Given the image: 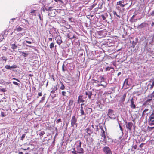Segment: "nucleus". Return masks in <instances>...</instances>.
Masks as SVG:
<instances>
[{"mask_svg":"<svg viewBox=\"0 0 154 154\" xmlns=\"http://www.w3.org/2000/svg\"><path fill=\"white\" fill-rule=\"evenodd\" d=\"M71 152L73 154H75L76 153V151H75V148L74 149V151H72Z\"/></svg>","mask_w":154,"mask_h":154,"instance_id":"64","label":"nucleus"},{"mask_svg":"<svg viewBox=\"0 0 154 154\" xmlns=\"http://www.w3.org/2000/svg\"><path fill=\"white\" fill-rule=\"evenodd\" d=\"M50 37H51V38H48V40H49V41H52V37H53V36L50 35Z\"/></svg>","mask_w":154,"mask_h":154,"instance_id":"52","label":"nucleus"},{"mask_svg":"<svg viewBox=\"0 0 154 154\" xmlns=\"http://www.w3.org/2000/svg\"><path fill=\"white\" fill-rule=\"evenodd\" d=\"M126 94H124L122 96L121 98L120 101L121 103H123L125 101L126 97Z\"/></svg>","mask_w":154,"mask_h":154,"instance_id":"17","label":"nucleus"},{"mask_svg":"<svg viewBox=\"0 0 154 154\" xmlns=\"http://www.w3.org/2000/svg\"><path fill=\"white\" fill-rule=\"evenodd\" d=\"M68 110H69V112L71 113L72 111V109L71 108V106H67Z\"/></svg>","mask_w":154,"mask_h":154,"instance_id":"36","label":"nucleus"},{"mask_svg":"<svg viewBox=\"0 0 154 154\" xmlns=\"http://www.w3.org/2000/svg\"><path fill=\"white\" fill-rule=\"evenodd\" d=\"M10 45L11 48L13 49V50L11 51V52H16V50L17 48L19 46H20L19 44H16V42H15L14 43H11Z\"/></svg>","mask_w":154,"mask_h":154,"instance_id":"3","label":"nucleus"},{"mask_svg":"<svg viewBox=\"0 0 154 154\" xmlns=\"http://www.w3.org/2000/svg\"><path fill=\"white\" fill-rule=\"evenodd\" d=\"M122 126H119V128H120V130L121 131V132L120 133V136L119 137V138L120 139L122 138V136L123 135V127Z\"/></svg>","mask_w":154,"mask_h":154,"instance_id":"14","label":"nucleus"},{"mask_svg":"<svg viewBox=\"0 0 154 154\" xmlns=\"http://www.w3.org/2000/svg\"><path fill=\"white\" fill-rule=\"evenodd\" d=\"M148 97H149V99H147V100L145 101L143 104L142 106H146L147 105H149L150 102V101L152 100V95H149L148 96Z\"/></svg>","mask_w":154,"mask_h":154,"instance_id":"6","label":"nucleus"},{"mask_svg":"<svg viewBox=\"0 0 154 154\" xmlns=\"http://www.w3.org/2000/svg\"><path fill=\"white\" fill-rule=\"evenodd\" d=\"M144 144H145V143H142L140 145V146H139V147H140V148H142V147H143V145H144Z\"/></svg>","mask_w":154,"mask_h":154,"instance_id":"53","label":"nucleus"},{"mask_svg":"<svg viewBox=\"0 0 154 154\" xmlns=\"http://www.w3.org/2000/svg\"><path fill=\"white\" fill-rule=\"evenodd\" d=\"M92 95L91 91H89L88 92V96L89 99H91V95Z\"/></svg>","mask_w":154,"mask_h":154,"instance_id":"28","label":"nucleus"},{"mask_svg":"<svg viewBox=\"0 0 154 154\" xmlns=\"http://www.w3.org/2000/svg\"><path fill=\"white\" fill-rule=\"evenodd\" d=\"M101 17H102V18L103 20H104L106 18V17L103 15H101Z\"/></svg>","mask_w":154,"mask_h":154,"instance_id":"51","label":"nucleus"},{"mask_svg":"<svg viewBox=\"0 0 154 154\" xmlns=\"http://www.w3.org/2000/svg\"><path fill=\"white\" fill-rule=\"evenodd\" d=\"M38 17L39 19V23L42 26L43 23V16L42 13L39 14Z\"/></svg>","mask_w":154,"mask_h":154,"instance_id":"11","label":"nucleus"},{"mask_svg":"<svg viewBox=\"0 0 154 154\" xmlns=\"http://www.w3.org/2000/svg\"><path fill=\"white\" fill-rule=\"evenodd\" d=\"M103 150L105 154H112V152L110 148L107 146H105L103 149Z\"/></svg>","mask_w":154,"mask_h":154,"instance_id":"5","label":"nucleus"},{"mask_svg":"<svg viewBox=\"0 0 154 154\" xmlns=\"http://www.w3.org/2000/svg\"><path fill=\"white\" fill-rule=\"evenodd\" d=\"M0 59L2 61H5V62H6V61L7 60V57H6L3 56L2 57H0Z\"/></svg>","mask_w":154,"mask_h":154,"instance_id":"22","label":"nucleus"},{"mask_svg":"<svg viewBox=\"0 0 154 154\" xmlns=\"http://www.w3.org/2000/svg\"><path fill=\"white\" fill-rule=\"evenodd\" d=\"M57 90V88L56 86H54L52 88V90L51 91V93L54 94L55 92V91Z\"/></svg>","mask_w":154,"mask_h":154,"instance_id":"21","label":"nucleus"},{"mask_svg":"<svg viewBox=\"0 0 154 154\" xmlns=\"http://www.w3.org/2000/svg\"><path fill=\"white\" fill-rule=\"evenodd\" d=\"M132 126H126V128L129 130H130Z\"/></svg>","mask_w":154,"mask_h":154,"instance_id":"46","label":"nucleus"},{"mask_svg":"<svg viewBox=\"0 0 154 154\" xmlns=\"http://www.w3.org/2000/svg\"><path fill=\"white\" fill-rule=\"evenodd\" d=\"M25 136H26V134H23L21 137V140H23L24 139V138H25Z\"/></svg>","mask_w":154,"mask_h":154,"instance_id":"41","label":"nucleus"},{"mask_svg":"<svg viewBox=\"0 0 154 154\" xmlns=\"http://www.w3.org/2000/svg\"><path fill=\"white\" fill-rule=\"evenodd\" d=\"M68 37L70 39H72L75 38V37L74 36H71L69 35H68Z\"/></svg>","mask_w":154,"mask_h":154,"instance_id":"45","label":"nucleus"},{"mask_svg":"<svg viewBox=\"0 0 154 154\" xmlns=\"http://www.w3.org/2000/svg\"><path fill=\"white\" fill-rule=\"evenodd\" d=\"M12 79H13V80H16V81H17L18 82H20V81L18 79H16L15 78H12Z\"/></svg>","mask_w":154,"mask_h":154,"instance_id":"48","label":"nucleus"},{"mask_svg":"<svg viewBox=\"0 0 154 154\" xmlns=\"http://www.w3.org/2000/svg\"><path fill=\"white\" fill-rule=\"evenodd\" d=\"M45 132L44 131H41L39 134L40 137L41 138H42L43 135L45 134Z\"/></svg>","mask_w":154,"mask_h":154,"instance_id":"35","label":"nucleus"},{"mask_svg":"<svg viewBox=\"0 0 154 154\" xmlns=\"http://www.w3.org/2000/svg\"><path fill=\"white\" fill-rule=\"evenodd\" d=\"M131 105L130 106L131 107L132 109H135L136 108V106L134 104V100L133 98H132L130 100Z\"/></svg>","mask_w":154,"mask_h":154,"instance_id":"13","label":"nucleus"},{"mask_svg":"<svg viewBox=\"0 0 154 154\" xmlns=\"http://www.w3.org/2000/svg\"><path fill=\"white\" fill-rule=\"evenodd\" d=\"M52 7H50L48 10V15L49 16L51 17H54L56 15V11L54 10H51Z\"/></svg>","mask_w":154,"mask_h":154,"instance_id":"2","label":"nucleus"},{"mask_svg":"<svg viewBox=\"0 0 154 154\" xmlns=\"http://www.w3.org/2000/svg\"><path fill=\"white\" fill-rule=\"evenodd\" d=\"M1 96H0V98L2 99H6V97L5 96V94L4 93V94H0Z\"/></svg>","mask_w":154,"mask_h":154,"instance_id":"24","label":"nucleus"},{"mask_svg":"<svg viewBox=\"0 0 154 154\" xmlns=\"http://www.w3.org/2000/svg\"><path fill=\"white\" fill-rule=\"evenodd\" d=\"M152 122V123H151V125H154V119H152V120H149V122Z\"/></svg>","mask_w":154,"mask_h":154,"instance_id":"54","label":"nucleus"},{"mask_svg":"<svg viewBox=\"0 0 154 154\" xmlns=\"http://www.w3.org/2000/svg\"><path fill=\"white\" fill-rule=\"evenodd\" d=\"M60 83L61 84V86L60 88V89L61 90H64L65 88V86L63 83L60 81Z\"/></svg>","mask_w":154,"mask_h":154,"instance_id":"20","label":"nucleus"},{"mask_svg":"<svg viewBox=\"0 0 154 154\" xmlns=\"http://www.w3.org/2000/svg\"><path fill=\"white\" fill-rule=\"evenodd\" d=\"M111 69H112L113 70H114V68H113L111 66H107V67H106V68L105 69V71H109Z\"/></svg>","mask_w":154,"mask_h":154,"instance_id":"23","label":"nucleus"},{"mask_svg":"<svg viewBox=\"0 0 154 154\" xmlns=\"http://www.w3.org/2000/svg\"><path fill=\"white\" fill-rule=\"evenodd\" d=\"M24 29L23 28H21L19 26H18V27L17 28V30L18 32L21 31Z\"/></svg>","mask_w":154,"mask_h":154,"instance_id":"30","label":"nucleus"},{"mask_svg":"<svg viewBox=\"0 0 154 154\" xmlns=\"http://www.w3.org/2000/svg\"><path fill=\"white\" fill-rule=\"evenodd\" d=\"M150 85V86H151L150 87V89L151 90L153 88V87L154 86V80L152 82V84L150 85L149 84H148V86H149Z\"/></svg>","mask_w":154,"mask_h":154,"instance_id":"29","label":"nucleus"},{"mask_svg":"<svg viewBox=\"0 0 154 154\" xmlns=\"http://www.w3.org/2000/svg\"><path fill=\"white\" fill-rule=\"evenodd\" d=\"M1 36H2V37L0 39V42H1V41H2V40L4 39L3 35H2Z\"/></svg>","mask_w":154,"mask_h":154,"instance_id":"55","label":"nucleus"},{"mask_svg":"<svg viewBox=\"0 0 154 154\" xmlns=\"http://www.w3.org/2000/svg\"><path fill=\"white\" fill-rule=\"evenodd\" d=\"M114 111L111 109L108 110L107 116L108 117L112 119H116L117 116L114 114Z\"/></svg>","mask_w":154,"mask_h":154,"instance_id":"1","label":"nucleus"},{"mask_svg":"<svg viewBox=\"0 0 154 154\" xmlns=\"http://www.w3.org/2000/svg\"><path fill=\"white\" fill-rule=\"evenodd\" d=\"M124 84H126L127 85H128V78H126L125 79Z\"/></svg>","mask_w":154,"mask_h":154,"instance_id":"38","label":"nucleus"},{"mask_svg":"<svg viewBox=\"0 0 154 154\" xmlns=\"http://www.w3.org/2000/svg\"><path fill=\"white\" fill-rule=\"evenodd\" d=\"M71 121V125H74L76 124L77 121V118L74 115L73 116L72 118Z\"/></svg>","mask_w":154,"mask_h":154,"instance_id":"8","label":"nucleus"},{"mask_svg":"<svg viewBox=\"0 0 154 154\" xmlns=\"http://www.w3.org/2000/svg\"><path fill=\"white\" fill-rule=\"evenodd\" d=\"M85 110L88 114H90L92 112V109L91 108L88 107H86Z\"/></svg>","mask_w":154,"mask_h":154,"instance_id":"15","label":"nucleus"},{"mask_svg":"<svg viewBox=\"0 0 154 154\" xmlns=\"http://www.w3.org/2000/svg\"><path fill=\"white\" fill-rule=\"evenodd\" d=\"M150 15L154 17V10L150 14Z\"/></svg>","mask_w":154,"mask_h":154,"instance_id":"50","label":"nucleus"},{"mask_svg":"<svg viewBox=\"0 0 154 154\" xmlns=\"http://www.w3.org/2000/svg\"><path fill=\"white\" fill-rule=\"evenodd\" d=\"M73 101L72 100H70L69 101V104L68 105V106H71L73 104Z\"/></svg>","mask_w":154,"mask_h":154,"instance_id":"31","label":"nucleus"},{"mask_svg":"<svg viewBox=\"0 0 154 154\" xmlns=\"http://www.w3.org/2000/svg\"><path fill=\"white\" fill-rule=\"evenodd\" d=\"M26 42L27 43L29 44H31L32 43V42L31 41H26Z\"/></svg>","mask_w":154,"mask_h":154,"instance_id":"62","label":"nucleus"},{"mask_svg":"<svg viewBox=\"0 0 154 154\" xmlns=\"http://www.w3.org/2000/svg\"><path fill=\"white\" fill-rule=\"evenodd\" d=\"M5 68L8 70H11V69H15L17 67L16 65H14L11 66L9 65H6L5 66Z\"/></svg>","mask_w":154,"mask_h":154,"instance_id":"9","label":"nucleus"},{"mask_svg":"<svg viewBox=\"0 0 154 154\" xmlns=\"http://www.w3.org/2000/svg\"><path fill=\"white\" fill-rule=\"evenodd\" d=\"M66 92L65 91H62V95L63 96H66Z\"/></svg>","mask_w":154,"mask_h":154,"instance_id":"44","label":"nucleus"},{"mask_svg":"<svg viewBox=\"0 0 154 154\" xmlns=\"http://www.w3.org/2000/svg\"><path fill=\"white\" fill-rule=\"evenodd\" d=\"M85 108H84L82 106H81L80 107V111L81 115H85L84 113V109L85 110Z\"/></svg>","mask_w":154,"mask_h":154,"instance_id":"19","label":"nucleus"},{"mask_svg":"<svg viewBox=\"0 0 154 154\" xmlns=\"http://www.w3.org/2000/svg\"><path fill=\"white\" fill-rule=\"evenodd\" d=\"M1 115L2 117L5 116V113L4 112H1Z\"/></svg>","mask_w":154,"mask_h":154,"instance_id":"57","label":"nucleus"},{"mask_svg":"<svg viewBox=\"0 0 154 154\" xmlns=\"http://www.w3.org/2000/svg\"><path fill=\"white\" fill-rule=\"evenodd\" d=\"M149 110L148 109H146L145 110H144L143 112V113L144 112H146L148 111Z\"/></svg>","mask_w":154,"mask_h":154,"instance_id":"60","label":"nucleus"},{"mask_svg":"<svg viewBox=\"0 0 154 154\" xmlns=\"http://www.w3.org/2000/svg\"><path fill=\"white\" fill-rule=\"evenodd\" d=\"M65 65L64 63H63L62 65V71L63 72H64L65 71V69H64Z\"/></svg>","mask_w":154,"mask_h":154,"instance_id":"42","label":"nucleus"},{"mask_svg":"<svg viewBox=\"0 0 154 154\" xmlns=\"http://www.w3.org/2000/svg\"><path fill=\"white\" fill-rule=\"evenodd\" d=\"M97 4L96 3V4H93L91 6V7L92 8H94L95 6Z\"/></svg>","mask_w":154,"mask_h":154,"instance_id":"59","label":"nucleus"},{"mask_svg":"<svg viewBox=\"0 0 154 154\" xmlns=\"http://www.w3.org/2000/svg\"><path fill=\"white\" fill-rule=\"evenodd\" d=\"M45 94L42 97L41 99V100H40L39 102V103H42L43 102V101L45 100Z\"/></svg>","mask_w":154,"mask_h":154,"instance_id":"34","label":"nucleus"},{"mask_svg":"<svg viewBox=\"0 0 154 154\" xmlns=\"http://www.w3.org/2000/svg\"><path fill=\"white\" fill-rule=\"evenodd\" d=\"M152 119H154V113L152 114L149 116V120H151Z\"/></svg>","mask_w":154,"mask_h":154,"instance_id":"25","label":"nucleus"},{"mask_svg":"<svg viewBox=\"0 0 154 154\" xmlns=\"http://www.w3.org/2000/svg\"><path fill=\"white\" fill-rule=\"evenodd\" d=\"M20 52L21 53V55L25 57H26L28 55V54L22 51Z\"/></svg>","mask_w":154,"mask_h":154,"instance_id":"27","label":"nucleus"},{"mask_svg":"<svg viewBox=\"0 0 154 154\" xmlns=\"http://www.w3.org/2000/svg\"><path fill=\"white\" fill-rule=\"evenodd\" d=\"M60 122H61V119L60 118H59L57 120V123H58Z\"/></svg>","mask_w":154,"mask_h":154,"instance_id":"47","label":"nucleus"},{"mask_svg":"<svg viewBox=\"0 0 154 154\" xmlns=\"http://www.w3.org/2000/svg\"><path fill=\"white\" fill-rule=\"evenodd\" d=\"M59 45L60 47V48H62V49H64V47L63 46H62V45Z\"/></svg>","mask_w":154,"mask_h":154,"instance_id":"63","label":"nucleus"},{"mask_svg":"<svg viewBox=\"0 0 154 154\" xmlns=\"http://www.w3.org/2000/svg\"><path fill=\"white\" fill-rule=\"evenodd\" d=\"M138 38H135V41H133L132 42V47L133 48H134L135 47L137 43L138 42Z\"/></svg>","mask_w":154,"mask_h":154,"instance_id":"18","label":"nucleus"},{"mask_svg":"<svg viewBox=\"0 0 154 154\" xmlns=\"http://www.w3.org/2000/svg\"><path fill=\"white\" fill-rule=\"evenodd\" d=\"M56 42L59 45H60L63 43L61 38L60 35L57 36L56 38Z\"/></svg>","mask_w":154,"mask_h":154,"instance_id":"10","label":"nucleus"},{"mask_svg":"<svg viewBox=\"0 0 154 154\" xmlns=\"http://www.w3.org/2000/svg\"><path fill=\"white\" fill-rule=\"evenodd\" d=\"M81 143L80 141L78 142V145L77 146V152L79 154H83V149L81 147Z\"/></svg>","mask_w":154,"mask_h":154,"instance_id":"4","label":"nucleus"},{"mask_svg":"<svg viewBox=\"0 0 154 154\" xmlns=\"http://www.w3.org/2000/svg\"><path fill=\"white\" fill-rule=\"evenodd\" d=\"M103 133H104V131L103 130ZM103 134L102 137H103V141H104L105 143H107L108 142L107 139H108V140H109L110 141H112V140L111 139L109 138L108 137H106L104 134L103 135Z\"/></svg>","mask_w":154,"mask_h":154,"instance_id":"7","label":"nucleus"},{"mask_svg":"<svg viewBox=\"0 0 154 154\" xmlns=\"http://www.w3.org/2000/svg\"><path fill=\"white\" fill-rule=\"evenodd\" d=\"M124 0L120 1L117 2V5L120 6L122 7H124L125 6V5L124 3Z\"/></svg>","mask_w":154,"mask_h":154,"instance_id":"12","label":"nucleus"},{"mask_svg":"<svg viewBox=\"0 0 154 154\" xmlns=\"http://www.w3.org/2000/svg\"><path fill=\"white\" fill-rule=\"evenodd\" d=\"M111 11L112 12L114 16H115V15H116L119 18H120V17H121L120 16L118 15L116 12V11H115L114 10L113 11Z\"/></svg>","mask_w":154,"mask_h":154,"instance_id":"26","label":"nucleus"},{"mask_svg":"<svg viewBox=\"0 0 154 154\" xmlns=\"http://www.w3.org/2000/svg\"><path fill=\"white\" fill-rule=\"evenodd\" d=\"M97 85H98V86H103L104 88H106V85H103L102 84L100 83V84H98Z\"/></svg>","mask_w":154,"mask_h":154,"instance_id":"39","label":"nucleus"},{"mask_svg":"<svg viewBox=\"0 0 154 154\" xmlns=\"http://www.w3.org/2000/svg\"><path fill=\"white\" fill-rule=\"evenodd\" d=\"M147 128H148V130H149V131H151L153 129H154V127H150L149 126H148Z\"/></svg>","mask_w":154,"mask_h":154,"instance_id":"40","label":"nucleus"},{"mask_svg":"<svg viewBox=\"0 0 154 154\" xmlns=\"http://www.w3.org/2000/svg\"><path fill=\"white\" fill-rule=\"evenodd\" d=\"M56 2L59 4H63V2L62 0H54Z\"/></svg>","mask_w":154,"mask_h":154,"instance_id":"33","label":"nucleus"},{"mask_svg":"<svg viewBox=\"0 0 154 154\" xmlns=\"http://www.w3.org/2000/svg\"><path fill=\"white\" fill-rule=\"evenodd\" d=\"M24 20L26 22V23L29 25H30V23L29 22V21H28V20H27L26 19H24Z\"/></svg>","mask_w":154,"mask_h":154,"instance_id":"58","label":"nucleus"},{"mask_svg":"<svg viewBox=\"0 0 154 154\" xmlns=\"http://www.w3.org/2000/svg\"><path fill=\"white\" fill-rule=\"evenodd\" d=\"M143 23H141L140 25H139V26L141 27V28L144 27V26L143 25Z\"/></svg>","mask_w":154,"mask_h":154,"instance_id":"61","label":"nucleus"},{"mask_svg":"<svg viewBox=\"0 0 154 154\" xmlns=\"http://www.w3.org/2000/svg\"><path fill=\"white\" fill-rule=\"evenodd\" d=\"M36 11V10H32L31 12H30V13L31 14H32L33 15H35V12Z\"/></svg>","mask_w":154,"mask_h":154,"instance_id":"37","label":"nucleus"},{"mask_svg":"<svg viewBox=\"0 0 154 154\" xmlns=\"http://www.w3.org/2000/svg\"><path fill=\"white\" fill-rule=\"evenodd\" d=\"M78 100L80 102L83 103L85 102V100L82 98V95L79 96Z\"/></svg>","mask_w":154,"mask_h":154,"instance_id":"16","label":"nucleus"},{"mask_svg":"<svg viewBox=\"0 0 154 154\" xmlns=\"http://www.w3.org/2000/svg\"><path fill=\"white\" fill-rule=\"evenodd\" d=\"M51 96L52 98V99H53L56 96V94H54L53 95H51Z\"/></svg>","mask_w":154,"mask_h":154,"instance_id":"56","label":"nucleus"},{"mask_svg":"<svg viewBox=\"0 0 154 154\" xmlns=\"http://www.w3.org/2000/svg\"><path fill=\"white\" fill-rule=\"evenodd\" d=\"M134 20L133 19H131V18H130V21L131 23L134 22L135 21V20Z\"/></svg>","mask_w":154,"mask_h":154,"instance_id":"49","label":"nucleus"},{"mask_svg":"<svg viewBox=\"0 0 154 154\" xmlns=\"http://www.w3.org/2000/svg\"><path fill=\"white\" fill-rule=\"evenodd\" d=\"M54 42L51 43L49 46L50 48L51 49H52L54 47Z\"/></svg>","mask_w":154,"mask_h":154,"instance_id":"32","label":"nucleus"},{"mask_svg":"<svg viewBox=\"0 0 154 154\" xmlns=\"http://www.w3.org/2000/svg\"><path fill=\"white\" fill-rule=\"evenodd\" d=\"M13 83L15 85H17V86H19L20 85V84L19 83H17V82L15 81H13Z\"/></svg>","mask_w":154,"mask_h":154,"instance_id":"43","label":"nucleus"}]
</instances>
